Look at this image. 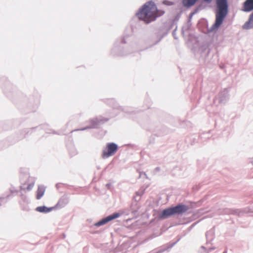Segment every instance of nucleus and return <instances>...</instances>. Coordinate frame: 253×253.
Listing matches in <instances>:
<instances>
[{"label":"nucleus","instance_id":"473e14b6","mask_svg":"<svg viewBox=\"0 0 253 253\" xmlns=\"http://www.w3.org/2000/svg\"><path fill=\"white\" fill-rule=\"evenodd\" d=\"M177 29V26L175 28V29L172 31V35L173 36V38L175 39H177V37H176V30Z\"/></svg>","mask_w":253,"mask_h":253},{"label":"nucleus","instance_id":"f257e3e1","mask_svg":"<svg viewBox=\"0 0 253 253\" xmlns=\"http://www.w3.org/2000/svg\"><path fill=\"white\" fill-rule=\"evenodd\" d=\"M133 20L131 21L130 25L126 28L123 37L120 40H117L113 48L111 49V54L114 56H123L131 53L129 51L130 46L134 40V32L136 26L139 25Z\"/></svg>","mask_w":253,"mask_h":253},{"label":"nucleus","instance_id":"5701e85b","mask_svg":"<svg viewBox=\"0 0 253 253\" xmlns=\"http://www.w3.org/2000/svg\"><path fill=\"white\" fill-rule=\"evenodd\" d=\"M253 27V13L251 15L249 20L243 26L245 29H249Z\"/></svg>","mask_w":253,"mask_h":253},{"label":"nucleus","instance_id":"79ce46f5","mask_svg":"<svg viewBox=\"0 0 253 253\" xmlns=\"http://www.w3.org/2000/svg\"><path fill=\"white\" fill-rule=\"evenodd\" d=\"M214 249H215V248H210L209 249V250H210V251H212V250H214Z\"/></svg>","mask_w":253,"mask_h":253},{"label":"nucleus","instance_id":"a19ab883","mask_svg":"<svg viewBox=\"0 0 253 253\" xmlns=\"http://www.w3.org/2000/svg\"><path fill=\"white\" fill-rule=\"evenodd\" d=\"M20 189L21 190H24L26 189V188H24L23 186H20Z\"/></svg>","mask_w":253,"mask_h":253},{"label":"nucleus","instance_id":"393cba45","mask_svg":"<svg viewBox=\"0 0 253 253\" xmlns=\"http://www.w3.org/2000/svg\"><path fill=\"white\" fill-rule=\"evenodd\" d=\"M208 3H207L206 1H205L204 0H203L199 4H198V5L197 6H198V8H199V9H200V10H202L204 9H205L207 6V4Z\"/></svg>","mask_w":253,"mask_h":253},{"label":"nucleus","instance_id":"9b49d317","mask_svg":"<svg viewBox=\"0 0 253 253\" xmlns=\"http://www.w3.org/2000/svg\"><path fill=\"white\" fill-rule=\"evenodd\" d=\"M44 126H39L36 127H33L30 128H26L24 130H22L20 132L19 135L18 136V138L15 140V142L18 141L21 139H22L26 137V136L28 135V134H31L32 131L33 130H35L36 129H42L43 128Z\"/></svg>","mask_w":253,"mask_h":253},{"label":"nucleus","instance_id":"6e6552de","mask_svg":"<svg viewBox=\"0 0 253 253\" xmlns=\"http://www.w3.org/2000/svg\"><path fill=\"white\" fill-rule=\"evenodd\" d=\"M121 216V213L118 212H114L103 218L100 219L99 221L95 222L94 225L97 227H100L104 225L109 222Z\"/></svg>","mask_w":253,"mask_h":253},{"label":"nucleus","instance_id":"c9c22d12","mask_svg":"<svg viewBox=\"0 0 253 253\" xmlns=\"http://www.w3.org/2000/svg\"><path fill=\"white\" fill-rule=\"evenodd\" d=\"M111 184L110 183H107L106 184V187L108 189H111Z\"/></svg>","mask_w":253,"mask_h":253},{"label":"nucleus","instance_id":"72a5a7b5","mask_svg":"<svg viewBox=\"0 0 253 253\" xmlns=\"http://www.w3.org/2000/svg\"><path fill=\"white\" fill-rule=\"evenodd\" d=\"M199 11H200V9H199V8H198V6H197L192 12L193 13V14H195Z\"/></svg>","mask_w":253,"mask_h":253},{"label":"nucleus","instance_id":"c03bdc74","mask_svg":"<svg viewBox=\"0 0 253 253\" xmlns=\"http://www.w3.org/2000/svg\"><path fill=\"white\" fill-rule=\"evenodd\" d=\"M76 154V151L75 150L74 152H73V155H75Z\"/></svg>","mask_w":253,"mask_h":253},{"label":"nucleus","instance_id":"f03ea898","mask_svg":"<svg viewBox=\"0 0 253 253\" xmlns=\"http://www.w3.org/2000/svg\"><path fill=\"white\" fill-rule=\"evenodd\" d=\"M165 11L158 9L155 3L150 0L144 3L136 13L139 20L143 21L145 24H149L163 15Z\"/></svg>","mask_w":253,"mask_h":253},{"label":"nucleus","instance_id":"2eb2a0df","mask_svg":"<svg viewBox=\"0 0 253 253\" xmlns=\"http://www.w3.org/2000/svg\"><path fill=\"white\" fill-rule=\"evenodd\" d=\"M69 203L68 198L66 196H62L58 203L54 206L55 209L58 208H62L65 207Z\"/></svg>","mask_w":253,"mask_h":253},{"label":"nucleus","instance_id":"49530a36","mask_svg":"<svg viewBox=\"0 0 253 253\" xmlns=\"http://www.w3.org/2000/svg\"><path fill=\"white\" fill-rule=\"evenodd\" d=\"M52 133H55V132L54 131H53Z\"/></svg>","mask_w":253,"mask_h":253},{"label":"nucleus","instance_id":"dca6fc26","mask_svg":"<svg viewBox=\"0 0 253 253\" xmlns=\"http://www.w3.org/2000/svg\"><path fill=\"white\" fill-rule=\"evenodd\" d=\"M253 10V0H246L243 3L242 10L249 12Z\"/></svg>","mask_w":253,"mask_h":253},{"label":"nucleus","instance_id":"b1692460","mask_svg":"<svg viewBox=\"0 0 253 253\" xmlns=\"http://www.w3.org/2000/svg\"><path fill=\"white\" fill-rule=\"evenodd\" d=\"M191 24L190 23V22H187V23L185 24V25L183 26L182 27V34L184 35V31H188L190 28Z\"/></svg>","mask_w":253,"mask_h":253},{"label":"nucleus","instance_id":"423d86ee","mask_svg":"<svg viewBox=\"0 0 253 253\" xmlns=\"http://www.w3.org/2000/svg\"><path fill=\"white\" fill-rule=\"evenodd\" d=\"M221 0H216V18L212 29H214L218 26H221Z\"/></svg>","mask_w":253,"mask_h":253},{"label":"nucleus","instance_id":"20e7f679","mask_svg":"<svg viewBox=\"0 0 253 253\" xmlns=\"http://www.w3.org/2000/svg\"><path fill=\"white\" fill-rule=\"evenodd\" d=\"M118 149L119 146L115 142L107 143L102 151L101 157L103 159L111 157L115 154Z\"/></svg>","mask_w":253,"mask_h":253},{"label":"nucleus","instance_id":"58836bf2","mask_svg":"<svg viewBox=\"0 0 253 253\" xmlns=\"http://www.w3.org/2000/svg\"><path fill=\"white\" fill-rule=\"evenodd\" d=\"M6 84L7 86H10L11 85L10 83L8 81H6Z\"/></svg>","mask_w":253,"mask_h":253},{"label":"nucleus","instance_id":"a211bd4d","mask_svg":"<svg viewBox=\"0 0 253 253\" xmlns=\"http://www.w3.org/2000/svg\"><path fill=\"white\" fill-rule=\"evenodd\" d=\"M45 187L43 185L38 186V189L36 191V199L40 200L43 196L45 191Z\"/></svg>","mask_w":253,"mask_h":253},{"label":"nucleus","instance_id":"f8f14e48","mask_svg":"<svg viewBox=\"0 0 253 253\" xmlns=\"http://www.w3.org/2000/svg\"><path fill=\"white\" fill-rule=\"evenodd\" d=\"M10 194L7 195H3L2 196H0V206H1L2 203L5 204L7 203V200L13 197V194L18 193L19 191L15 189L13 186H11L9 188Z\"/></svg>","mask_w":253,"mask_h":253},{"label":"nucleus","instance_id":"de8ad7c7","mask_svg":"<svg viewBox=\"0 0 253 253\" xmlns=\"http://www.w3.org/2000/svg\"><path fill=\"white\" fill-rule=\"evenodd\" d=\"M136 194H138V192H136Z\"/></svg>","mask_w":253,"mask_h":253},{"label":"nucleus","instance_id":"4c0bfd02","mask_svg":"<svg viewBox=\"0 0 253 253\" xmlns=\"http://www.w3.org/2000/svg\"><path fill=\"white\" fill-rule=\"evenodd\" d=\"M205 1H206L207 3H210L211 1H212V0H204Z\"/></svg>","mask_w":253,"mask_h":253},{"label":"nucleus","instance_id":"2f4dec72","mask_svg":"<svg viewBox=\"0 0 253 253\" xmlns=\"http://www.w3.org/2000/svg\"><path fill=\"white\" fill-rule=\"evenodd\" d=\"M216 101H217L219 104H220L221 103V97L218 95L217 97H216L214 101V103H216Z\"/></svg>","mask_w":253,"mask_h":253},{"label":"nucleus","instance_id":"37998d69","mask_svg":"<svg viewBox=\"0 0 253 253\" xmlns=\"http://www.w3.org/2000/svg\"><path fill=\"white\" fill-rule=\"evenodd\" d=\"M159 41H157V42H155V43L153 44V45H155L157 43H158L159 42Z\"/></svg>","mask_w":253,"mask_h":253},{"label":"nucleus","instance_id":"e433bc0d","mask_svg":"<svg viewBox=\"0 0 253 253\" xmlns=\"http://www.w3.org/2000/svg\"><path fill=\"white\" fill-rule=\"evenodd\" d=\"M61 184V183H57L56 185H55V186L57 188V189H59L60 187V185Z\"/></svg>","mask_w":253,"mask_h":253},{"label":"nucleus","instance_id":"4be33fe9","mask_svg":"<svg viewBox=\"0 0 253 253\" xmlns=\"http://www.w3.org/2000/svg\"><path fill=\"white\" fill-rule=\"evenodd\" d=\"M200 139L202 142L206 141L207 140L210 139L211 137V135L210 131L207 132H203L201 133L200 136Z\"/></svg>","mask_w":253,"mask_h":253},{"label":"nucleus","instance_id":"aec40b11","mask_svg":"<svg viewBox=\"0 0 253 253\" xmlns=\"http://www.w3.org/2000/svg\"><path fill=\"white\" fill-rule=\"evenodd\" d=\"M228 13L227 0H222V21Z\"/></svg>","mask_w":253,"mask_h":253},{"label":"nucleus","instance_id":"a878e982","mask_svg":"<svg viewBox=\"0 0 253 253\" xmlns=\"http://www.w3.org/2000/svg\"><path fill=\"white\" fill-rule=\"evenodd\" d=\"M168 24V30H170L171 29H172L174 26H177V24L176 23H172V21L171 20H170L169 22L167 24Z\"/></svg>","mask_w":253,"mask_h":253},{"label":"nucleus","instance_id":"ea45409f","mask_svg":"<svg viewBox=\"0 0 253 253\" xmlns=\"http://www.w3.org/2000/svg\"><path fill=\"white\" fill-rule=\"evenodd\" d=\"M155 170L157 171H160V167L156 168H155Z\"/></svg>","mask_w":253,"mask_h":253},{"label":"nucleus","instance_id":"39448f33","mask_svg":"<svg viewBox=\"0 0 253 253\" xmlns=\"http://www.w3.org/2000/svg\"><path fill=\"white\" fill-rule=\"evenodd\" d=\"M107 103L114 109H118L128 114H135L138 111L134 110L132 108L129 107H122L119 106L113 98L107 99Z\"/></svg>","mask_w":253,"mask_h":253},{"label":"nucleus","instance_id":"cd10ccee","mask_svg":"<svg viewBox=\"0 0 253 253\" xmlns=\"http://www.w3.org/2000/svg\"><path fill=\"white\" fill-rule=\"evenodd\" d=\"M38 102L37 101V102L36 104L32 105V108L29 109V112H34V111H35L38 108Z\"/></svg>","mask_w":253,"mask_h":253},{"label":"nucleus","instance_id":"6ab92c4d","mask_svg":"<svg viewBox=\"0 0 253 253\" xmlns=\"http://www.w3.org/2000/svg\"><path fill=\"white\" fill-rule=\"evenodd\" d=\"M215 231V227L207 231L206 233L207 243H210L213 239L214 234Z\"/></svg>","mask_w":253,"mask_h":253},{"label":"nucleus","instance_id":"bb28decb","mask_svg":"<svg viewBox=\"0 0 253 253\" xmlns=\"http://www.w3.org/2000/svg\"><path fill=\"white\" fill-rule=\"evenodd\" d=\"M181 14L178 13H177L174 17L173 19L171 20L172 21V23H176L177 24V22L178 21L179 18H180Z\"/></svg>","mask_w":253,"mask_h":253},{"label":"nucleus","instance_id":"c756f323","mask_svg":"<svg viewBox=\"0 0 253 253\" xmlns=\"http://www.w3.org/2000/svg\"><path fill=\"white\" fill-rule=\"evenodd\" d=\"M154 214H153V216H155V217L154 218L152 219L151 220V221H150V223H153L155 220L158 221V220L157 219V218H156V216H157V215H156V213H157V212H158V211L157 210H154Z\"/></svg>","mask_w":253,"mask_h":253},{"label":"nucleus","instance_id":"1a4fd4ad","mask_svg":"<svg viewBox=\"0 0 253 253\" xmlns=\"http://www.w3.org/2000/svg\"><path fill=\"white\" fill-rule=\"evenodd\" d=\"M173 213L174 215H182L189 209V206L182 203H179L174 206H171Z\"/></svg>","mask_w":253,"mask_h":253},{"label":"nucleus","instance_id":"9d476101","mask_svg":"<svg viewBox=\"0 0 253 253\" xmlns=\"http://www.w3.org/2000/svg\"><path fill=\"white\" fill-rule=\"evenodd\" d=\"M174 215L171 207H169L158 212L156 218L158 220L168 219Z\"/></svg>","mask_w":253,"mask_h":253},{"label":"nucleus","instance_id":"f704fd0d","mask_svg":"<svg viewBox=\"0 0 253 253\" xmlns=\"http://www.w3.org/2000/svg\"><path fill=\"white\" fill-rule=\"evenodd\" d=\"M194 15V14H193V13L192 12L190 13V14L189 15V18H188V22H191V20Z\"/></svg>","mask_w":253,"mask_h":253},{"label":"nucleus","instance_id":"7c9ffc66","mask_svg":"<svg viewBox=\"0 0 253 253\" xmlns=\"http://www.w3.org/2000/svg\"><path fill=\"white\" fill-rule=\"evenodd\" d=\"M34 183H30L28 184V185L27 186V187H26V189L28 190V191H30L31 190L33 187H34Z\"/></svg>","mask_w":253,"mask_h":253},{"label":"nucleus","instance_id":"412c9836","mask_svg":"<svg viewBox=\"0 0 253 253\" xmlns=\"http://www.w3.org/2000/svg\"><path fill=\"white\" fill-rule=\"evenodd\" d=\"M199 0H182L184 6L189 8L193 6Z\"/></svg>","mask_w":253,"mask_h":253},{"label":"nucleus","instance_id":"f3484780","mask_svg":"<svg viewBox=\"0 0 253 253\" xmlns=\"http://www.w3.org/2000/svg\"><path fill=\"white\" fill-rule=\"evenodd\" d=\"M55 209V207H47L45 206H39L37 207L35 210L36 211L43 213H47L50 212H51L52 210Z\"/></svg>","mask_w":253,"mask_h":253},{"label":"nucleus","instance_id":"a18cd8bd","mask_svg":"<svg viewBox=\"0 0 253 253\" xmlns=\"http://www.w3.org/2000/svg\"><path fill=\"white\" fill-rule=\"evenodd\" d=\"M219 67L220 69H221V64H219Z\"/></svg>","mask_w":253,"mask_h":253},{"label":"nucleus","instance_id":"ddd939ff","mask_svg":"<svg viewBox=\"0 0 253 253\" xmlns=\"http://www.w3.org/2000/svg\"><path fill=\"white\" fill-rule=\"evenodd\" d=\"M210 50L207 44L202 45L199 48L198 53L200 54L201 60L205 61L206 58L209 55Z\"/></svg>","mask_w":253,"mask_h":253},{"label":"nucleus","instance_id":"4468645a","mask_svg":"<svg viewBox=\"0 0 253 253\" xmlns=\"http://www.w3.org/2000/svg\"><path fill=\"white\" fill-rule=\"evenodd\" d=\"M181 239V237H179L178 239L174 242L171 243L169 245H165L159 249H158L157 251H154L153 253H163L165 251L171 249Z\"/></svg>","mask_w":253,"mask_h":253},{"label":"nucleus","instance_id":"7ed1b4c3","mask_svg":"<svg viewBox=\"0 0 253 253\" xmlns=\"http://www.w3.org/2000/svg\"><path fill=\"white\" fill-rule=\"evenodd\" d=\"M108 121L109 119L108 118H104L102 116L96 117L89 120V122L90 124V126L75 129L74 131H83L88 129L97 128L99 126L104 124Z\"/></svg>","mask_w":253,"mask_h":253},{"label":"nucleus","instance_id":"0eeeda50","mask_svg":"<svg viewBox=\"0 0 253 253\" xmlns=\"http://www.w3.org/2000/svg\"><path fill=\"white\" fill-rule=\"evenodd\" d=\"M199 26L203 28V32L206 34H209L211 33H213V34L216 33L219 27L221 26H219L216 28L212 29V27L214 25V23L212 26L209 28L208 27V21L205 18L201 19L199 22Z\"/></svg>","mask_w":253,"mask_h":253},{"label":"nucleus","instance_id":"c85d7f7f","mask_svg":"<svg viewBox=\"0 0 253 253\" xmlns=\"http://www.w3.org/2000/svg\"><path fill=\"white\" fill-rule=\"evenodd\" d=\"M131 209V212L133 214V215L136 216L138 215V209H134L133 208V205H131L130 207Z\"/></svg>","mask_w":253,"mask_h":253}]
</instances>
